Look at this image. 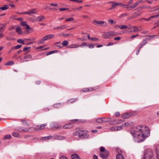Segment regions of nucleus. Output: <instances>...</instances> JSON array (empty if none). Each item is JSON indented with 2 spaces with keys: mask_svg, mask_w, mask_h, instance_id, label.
<instances>
[{
  "mask_svg": "<svg viewBox=\"0 0 159 159\" xmlns=\"http://www.w3.org/2000/svg\"><path fill=\"white\" fill-rule=\"evenodd\" d=\"M142 130V127L140 126L134 127L130 130L131 134L137 139L138 140H136V141L138 142V141H140V137L141 135Z\"/></svg>",
  "mask_w": 159,
  "mask_h": 159,
  "instance_id": "obj_1",
  "label": "nucleus"
},
{
  "mask_svg": "<svg viewBox=\"0 0 159 159\" xmlns=\"http://www.w3.org/2000/svg\"><path fill=\"white\" fill-rule=\"evenodd\" d=\"M150 132V130L148 127H142V133L140 137V141H138V142L143 141L145 138L148 137L149 135Z\"/></svg>",
  "mask_w": 159,
  "mask_h": 159,
  "instance_id": "obj_2",
  "label": "nucleus"
},
{
  "mask_svg": "<svg viewBox=\"0 0 159 159\" xmlns=\"http://www.w3.org/2000/svg\"><path fill=\"white\" fill-rule=\"evenodd\" d=\"M143 159H154L151 149H149L145 151Z\"/></svg>",
  "mask_w": 159,
  "mask_h": 159,
  "instance_id": "obj_3",
  "label": "nucleus"
},
{
  "mask_svg": "<svg viewBox=\"0 0 159 159\" xmlns=\"http://www.w3.org/2000/svg\"><path fill=\"white\" fill-rule=\"evenodd\" d=\"M108 151L106 150L104 147H100V155L101 157L103 159L107 158L108 157Z\"/></svg>",
  "mask_w": 159,
  "mask_h": 159,
  "instance_id": "obj_4",
  "label": "nucleus"
},
{
  "mask_svg": "<svg viewBox=\"0 0 159 159\" xmlns=\"http://www.w3.org/2000/svg\"><path fill=\"white\" fill-rule=\"evenodd\" d=\"M87 131L85 130H80V138L84 139L88 138L89 137V135L87 134Z\"/></svg>",
  "mask_w": 159,
  "mask_h": 159,
  "instance_id": "obj_5",
  "label": "nucleus"
},
{
  "mask_svg": "<svg viewBox=\"0 0 159 159\" xmlns=\"http://www.w3.org/2000/svg\"><path fill=\"white\" fill-rule=\"evenodd\" d=\"M50 126L53 130L58 129L61 127V125L57 122H52L50 124Z\"/></svg>",
  "mask_w": 159,
  "mask_h": 159,
  "instance_id": "obj_6",
  "label": "nucleus"
},
{
  "mask_svg": "<svg viewBox=\"0 0 159 159\" xmlns=\"http://www.w3.org/2000/svg\"><path fill=\"white\" fill-rule=\"evenodd\" d=\"M92 22L93 24L97 25L105 26L107 25V23L103 21L93 20V21Z\"/></svg>",
  "mask_w": 159,
  "mask_h": 159,
  "instance_id": "obj_7",
  "label": "nucleus"
},
{
  "mask_svg": "<svg viewBox=\"0 0 159 159\" xmlns=\"http://www.w3.org/2000/svg\"><path fill=\"white\" fill-rule=\"evenodd\" d=\"M126 123H125L123 124L122 126L112 127L110 128V129L111 131L120 130L122 129L123 126L126 125Z\"/></svg>",
  "mask_w": 159,
  "mask_h": 159,
  "instance_id": "obj_8",
  "label": "nucleus"
},
{
  "mask_svg": "<svg viewBox=\"0 0 159 159\" xmlns=\"http://www.w3.org/2000/svg\"><path fill=\"white\" fill-rule=\"evenodd\" d=\"M47 125V123L41 124L39 125H38L35 127V129L36 130H41L44 129L45 127Z\"/></svg>",
  "mask_w": 159,
  "mask_h": 159,
  "instance_id": "obj_9",
  "label": "nucleus"
},
{
  "mask_svg": "<svg viewBox=\"0 0 159 159\" xmlns=\"http://www.w3.org/2000/svg\"><path fill=\"white\" fill-rule=\"evenodd\" d=\"M20 25L25 27L26 29L28 30H31V28L30 27V26L25 21L21 20L20 22Z\"/></svg>",
  "mask_w": 159,
  "mask_h": 159,
  "instance_id": "obj_10",
  "label": "nucleus"
},
{
  "mask_svg": "<svg viewBox=\"0 0 159 159\" xmlns=\"http://www.w3.org/2000/svg\"><path fill=\"white\" fill-rule=\"evenodd\" d=\"M132 115V114L130 113H125L123 114L121 117L123 119H126L130 117Z\"/></svg>",
  "mask_w": 159,
  "mask_h": 159,
  "instance_id": "obj_11",
  "label": "nucleus"
},
{
  "mask_svg": "<svg viewBox=\"0 0 159 159\" xmlns=\"http://www.w3.org/2000/svg\"><path fill=\"white\" fill-rule=\"evenodd\" d=\"M99 88L100 86H96L93 87H90L88 88V92H90L93 91L97 89H98Z\"/></svg>",
  "mask_w": 159,
  "mask_h": 159,
  "instance_id": "obj_12",
  "label": "nucleus"
},
{
  "mask_svg": "<svg viewBox=\"0 0 159 159\" xmlns=\"http://www.w3.org/2000/svg\"><path fill=\"white\" fill-rule=\"evenodd\" d=\"M142 1H143L142 0H139L137 2L135 3H134V4H132V5H131V9H133V8H134L136 6L138 5Z\"/></svg>",
  "mask_w": 159,
  "mask_h": 159,
  "instance_id": "obj_13",
  "label": "nucleus"
},
{
  "mask_svg": "<svg viewBox=\"0 0 159 159\" xmlns=\"http://www.w3.org/2000/svg\"><path fill=\"white\" fill-rule=\"evenodd\" d=\"M54 139L56 140H64L65 139V137L61 136L55 135L53 137Z\"/></svg>",
  "mask_w": 159,
  "mask_h": 159,
  "instance_id": "obj_14",
  "label": "nucleus"
},
{
  "mask_svg": "<svg viewBox=\"0 0 159 159\" xmlns=\"http://www.w3.org/2000/svg\"><path fill=\"white\" fill-rule=\"evenodd\" d=\"M110 36H111L110 32H107L105 33L104 34L102 35V37L104 38L107 39L109 38H110Z\"/></svg>",
  "mask_w": 159,
  "mask_h": 159,
  "instance_id": "obj_15",
  "label": "nucleus"
},
{
  "mask_svg": "<svg viewBox=\"0 0 159 159\" xmlns=\"http://www.w3.org/2000/svg\"><path fill=\"white\" fill-rule=\"evenodd\" d=\"M52 138H53V136H52L49 135V136H46V137H42L41 138L40 140H42L43 141H44V140L46 141V140H47L48 139H51Z\"/></svg>",
  "mask_w": 159,
  "mask_h": 159,
  "instance_id": "obj_16",
  "label": "nucleus"
},
{
  "mask_svg": "<svg viewBox=\"0 0 159 159\" xmlns=\"http://www.w3.org/2000/svg\"><path fill=\"white\" fill-rule=\"evenodd\" d=\"M54 36L53 34H50L47 35L43 37V39L45 40L52 38L54 37Z\"/></svg>",
  "mask_w": 159,
  "mask_h": 159,
  "instance_id": "obj_17",
  "label": "nucleus"
},
{
  "mask_svg": "<svg viewBox=\"0 0 159 159\" xmlns=\"http://www.w3.org/2000/svg\"><path fill=\"white\" fill-rule=\"evenodd\" d=\"M135 26H129L128 27V29L129 30H131L130 32H135Z\"/></svg>",
  "mask_w": 159,
  "mask_h": 159,
  "instance_id": "obj_18",
  "label": "nucleus"
},
{
  "mask_svg": "<svg viewBox=\"0 0 159 159\" xmlns=\"http://www.w3.org/2000/svg\"><path fill=\"white\" fill-rule=\"evenodd\" d=\"M112 4V5L111 6V8L110 9H113L115 8L116 7V6H118L117 3L115 2H114L111 1L110 2Z\"/></svg>",
  "mask_w": 159,
  "mask_h": 159,
  "instance_id": "obj_19",
  "label": "nucleus"
},
{
  "mask_svg": "<svg viewBox=\"0 0 159 159\" xmlns=\"http://www.w3.org/2000/svg\"><path fill=\"white\" fill-rule=\"evenodd\" d=\"M147 43V39H145L143 40V42L141 43L140 44V45L139 47H140V48H141L142 47L146 44Z\"/></svg>",
  "mask_w": 159,
  "mask_h": 159,
  "instance_id": "obj_20",
  "label": "nucleus"
},
{
  "mask_svg": "<svg viewBox=\"0 0 159 159\" xmlns=\"http://www.w3.org/2000/svg\"><path fill=\"white\" fill-rule=\"evenodd\" d=\"M16 32L18 33L19 34H21L22 33V31L21 30L20 28L18 26H16Z\"/></svg>",
  "mask_w": 159,
  "mask_h": 159,
  "instance_id": "obj_21",
  "label": "nucleus"
},
{
  "mask_svg": "<svg viewBox=\"0 0 159 159\" xmlns=\"http://www.w3.org/2000/svg\"><path fill=\"white\" fill-rule=\"evenodd\" d=\"M19 130L20 132H27L29 131L28 129H27L26 128H24L23 127L20 128V129H19Z\"/></svg>",
  "mask_w": 159,
  "mask_h": 159,
  "instance_id": "obj_22",
  "label": "nucleus"
},
{
  "mask_svg": "<svg viewBox=\"0 0 159 159\" xmlns=\"http://www.w3.org/2000/svg\"><path fill=\"white\" fill-rule=\"evenodd\" d=\"M72 127V125L71 123H68L64 125L63 128L64 129H69L71 128Z\"/></svg>",
  "mask_w": 159,
  "mask_h": 159,
  "instance_id": "obj_23",
  "label": "nucleus"
},
{
  "mask_svg": "<svg viewBox=\"0 0 159 159\" xmlns=\"http://www.w3.org/2000/svg\"><path fill=\"white\" fill-rule=\"evenodd\" d=\"M79 47V45L77 44H74L69 45L68 46V48H75Z\"/></svg>",
  "mask_w": 159,
  "mask_h": 159,
  "instance_id": "obj_24",
  "label": "nucleus"
},
{
  "mask_svg": "<svg viewBox=\"0 0 159 159\" xmlns=\"http://www.w3.org/2000/svg\"><path fill=\"white\" fill-rule=\"evenodd\" d=\"M111 118L110 117H102V120L103 122H107L111 120Z\"/></svg>",
  "mask_w": 159,
  "mask_h": 159,
  "instance_id": "obj_25",
  "label": "nucleus"
},
{
  "mask_svg": "<svg viewBox=\"0 0 159 159\" xmlns=\"http://www.w3.org/2000/svg\"><path fill=\"white\" fill-rule=\"evenodd\" d=\"M158 16H159V14L156 15H153L150 16L148 19H144V20H150L151 19H156Z\"/></svg>",
  "mask_w": 159,
  "mask_h": 159,
  "instance_id": "obj_26",
  "label": "nucleus"
},
{
  "mask_svg": "<svg viewBox=\"0 0 159 159\" xmlns=\"http://www.w3.org/2000/svg\"><path fill=\"white\" fill-rule=\"evenodd\" d=\"M9 8V6L8 5H5L3 6L0 7V10H1L3 11H5L7 10Z\"/></svg>",
  "mask_w": 159,
  "mask_h": 159,
  "instance_id": "obj_27",
  "label": "nucleus"
},
{
  "mask_svg": "<svg viewBox=\"0 0 159 159\" xmlns=\"http://www.w3.org/2000/svg\"><path fill=\"white\" fill-rule=\"evenodd\" d=\"M66 26L65 25H62L61 26H57V27H55L54 28V29H59V30H63V29H65L66 28Z\"/></svg>",
  "mask_w": 159,
  "mask_h": 159,
  "instance_id": "obj_28",
  "label": "nucleus"
},
{
  "mask_svg": "<svg viewBox=\"0 0 159 159\" xmlns=\"http://www.w3.org/2000/svg\"><path fill=\"white\" fill-rule=\"evenodd\" d=\"M15 16H12L10 17V20H23V19L22 17L20 18H16L15 17Z\"/></svg>",
  "mask_w": 159,
  "mask_h": 159,
  "instance_id": "obj_29",
  "label": "nucleus"
},
{
  "mask_svg": "<svg viewBox=\"0 0 159 159\" xmlns=\"http://www.w3.org/2000/svg\"><path fill=\"white\" fill-rule=\"evenodd\" d=\"M71 159H81L79 156L76 154H73L71 156Z\"/></svg>",
  "mask_w": 159,
  "mask_h": 159,
  "instance_id": "obj_30",
  "label": "nucleus"
},
{
  "mask_svg": "<svg viewBox=\"0 0 159 159\" xmlns=\"http://www.w3.org/2000/svg\"><path fill=\"white\" fill-rule=\"evenodd\" d=\"M6 27V24H0V32H2L4 29Z\"/></svg>",
  "mask_w": 159,
  "mask_h": 159,
  "instance_id": "obj_31",
  "label": "nucleus"
},
{
  "mask_svg": "<svg viewBox=\"0 0 159 159\" xmlns=\"http://www.w3.org/2000/svg\"><path fill=\"white\" fill-rule=\"evenodd\" d=\"M111 36H116L119 34L117 32H110Z\"/></svg>",
  "mask_w": 159,
  "mask_h": 159,
  "instance_id": "obj_32",
  "label": "nucleus"
},
{
  "mask_svg": "<svg viewBox=\"0 0 159 159\" xmlns=\"http://www.w3.org/2000/svg\"><path fill=\"white\" fill-rule=\"evenodd\" d=\"M53 107L55 108H58L61 107V103H56L54 104Z\"/></svg>",
  "mask_w": 159,
  "mask_h": 159,
  "instance_id": "obj_33",
  "label": "nucleus"
},
{
  "mask_svg": "<svg viewBox=\"0 0 159 159\" xmlns=\"http://www.w3.org/2000/svg\"><path fill=\"white\" fill-rule=\"evenodd\" d=\"M77 100V98H72L69 100L67 101V102L68 103H71L75 102Z\"/></svg>",
  "mask_w": 159,
  "mask_h": 159,
  "instance_id": "obj_34",
  "label": "nucleus"
},
{
  "mask_svg": "<svg viewBox=\"0 0 159 159\" xmlns=\"http://www.w3.org/2000/svg\"><path fill=\"white\" fill-rule=\"evenodd\" d=\"M58 52V51L57 50H54V51H51L50 52H48L47 54V56H48L49 55H51V54H52L54 53H57Z\"/></svg>",
  "mask_w": 159,
  "mask_h": 159,
  "instance_id": "obj_35",
  "label": "nucleus"
},
{
  "mask_svg": "<svg viewBox=\"0 0 159 159\" xmlns=\"http://www.w3.org/2000/svg\"><path fill=\"white\" fill-rule=\"evenodd\" d=\"M32 58V56L31 54H28L25 55L24 57L25 59H30Z\"/></svg>",
  "mask_w": 159,
  "mask_h": 159,
  "instance_id": "obj_36",
  "label": "nucleus"
},
{
  "mask_svg": "<svg viewBox=\"0 0 159 159\" xmlns=\"http://www.w3.org/2000/svg\"><path fill=\"white\" fill-rule=\"evenodd\" d=\"M80 130L74 132L73 133V135L74 136H77L79 135V137H80Z\"/></svg>",
  "mask_w": 159,
  "mask_h": 159,
  "instance_id": "obj_37",
  "label": "nucleus"
},
{
  "mask_svg": "<svg viewBox=\"0 0 159 159\" xmlns=\"http://www.w3.org/2000/svg\"><path fill=\"white\" fill-rule=\"evenodd\" d=\"M68 44V42L66 40H64L63 42L62 43V45L63 46H67Z\"/></svg>",
  "mask_w": 159,
  "mask_h": 159,
  "instance_id": "obj_38",
  "label": "nucleus"
},
{
  "mask_svg": "<svg viewBox=\"0 0 159 159\" xmlns=\"http://www.w3.org/2000/svg\"><path fill=\"white\" fill-rule=\"evenodd\" d=\"M12 135L13 136H14L15 137H19L20 136L19 134L17 132H13L12 133Z\"/></svg>",
  "mask_w": 159,
  "mask_h": 159,
  "instance_id": "obj_39",
  "label": "nucleus"
},
{
  "mask_svg": "<svg viewBox=\"0 0 159 159\" xmlns=\"http://www.w3.org/2000/svg\"><path fill=\"white\" fill-rule=\"evenodd\" d=\"M29 14L31 15L32 14H34L36 13V11L34 9L30 10L28 11Z\"/></svg>",
  "mask_w": 159,
  "mask_h": 159,
  "instance_id": "obj_40",
  "label": "nucleus"
},
{
  "mask_svg": "<svg viewBox=\"0 0 159 159\" xmlns=\"http://www.w3.org/2000/svg\"><path fill=\"white\" fill-rule=\"evenodd\" d=\"M116 159H124V158L121 155L118 154L116 156Z\"/></svg>",
  "mask_w": 159,
  "mask_h": 159,
  "instance_id": "obj_41",
  "label": "nucleus"
},
{
  "mask_svg": "<svg viewBox=\"0 0 159 159\" xmlns=\"http://www.w3.org/2000/svg\"><path fill=\"white\" fill-rule=\"evenodd\" d=\"M147 36L148 37V38L147 39L148 40H149L151 39H152L154 38L155 37H157V36L156 35H149L148 36Z\"/></svg>",
  "mask_w": 159,
  "mask_h": 159,
  "instance_id": "obj_42",
  "label": "nucleus"
},
{
  "mask_svg": "<svg viewBox=\"0 0 159 159\" xmlns=\"http://www.w3.org/2000/svg\"><path fill=\"white\" fill-rule=\"evenodd\" d=\"M11 136L10 134H7L4 136L3 139H9L11 138Z\"/></svg>",
  "mask_w": 159,
  "mask_h": 159,
  "instance_id": "obj_43",
  "label": "nucleus"
},
{
  "mask_svg": "<svg viewBox=\"0 0 159 159\" xmlns=\"http://www.w3.org/2000/svg\"><path fill=\"white\" fill-rule=\"evenodd\" d=\"M119 27L120 29H124L126 28L128 29V27L125 25H120L119 26Z\"/></svg>",
  "mask_w": 159,
  "mask_h": 159,
  "instance_id": "obj_44",
  "label": "nucleus"
},
{
  "mask_svg": "<svg viewBox=\"0 0 159 159\" xmlns=\"http://www.w3.org/2000/svg\"><path fill=\"white\" fill-rule=\"evenodd\" d=\"M118 6H120L122 8H125V4H123L122 3H117Z\"/></svg>",
  "mask_w": 159,
  "mask_h": 159,
  "instance_id": "obj_45",
  "label": "nucleus"
},
{
  "mask_svg": "<svg viewBox=\"0 0 159 159\" xmlns=\"http://www.w3.org/2000/svg\"><path fill=\"white\" fill-rule=\"evenodd\" d=\"M139 14H135V15H133L132 16H130V17H129L128 19H134L135 18V17L137 16H139Z\"/></svg>",
  "mask_w": 159,
  "mask_h": 159,
  "instance_id": "obj_46",
  "label": "nucleus"
},
{
  "mask_svg": "<svg viewBox=\"0 0 159 159\" xmlns=\"http://www.w3.org/2000/svg\"><path fill=\"white\" fill-rule=\"evenodd\" d=\"M96 121L97 123H101L103 122V121L102 120V117L98 118L97 119Z\"/></svg>",
  "mask_w": 159,
  "mask_h": 159,
  "instance_id": "obj_47",
  "label": "nucleus"
},
{
  "mask_svg": "<svg viewBox=\"0 0 159 159\" xmlns=\"http://www.w3.org/2000/svg\"><path fill=\"white\" fill-rule=\"evenodd\" d=\"M17 42L19 43H21L23 44H25V43H24V41L22 39H19L17 41Z\"/></svg>",
  "mask_w": 159,
  "mask_h": 159,
  "instance_id": "obj_48",
  "label": "nucleus"
},
{
  "mask_svg": "<svg viewBox=\"0 0 159 159\" xmlns=\"http://www.w3.org/2000/svg\"><path fill=\"white\" fill-rule=\"evenodd\" d=\"M45 19V18L43 16H38L37 17V20H43V19Z\"/></svg>",
  "mask_w": 159,
  "mask_h": 159,
  "instance_id": "obj_49",
  "label": "nucleus"
},
{
  "mask_svg": "<svg viewBox=\"0 0 159 159\" xmlns=\"http://www.w3.org/2000/svg\"><path fill=\"white\" fill-rule=\"evenodd\" d=\"M87 46V44L86 43L83 42L80 45H79V47H82L83 46Z\"/></svg>",
  "mask_w": 159,
  "mask_h": 159,
  "instance_id": "obj_50",
  "label": "nucleus"
},
{
  "mask_svg": "<svg viewBox=\"0 0 159 159\" xmlns=\"http://www.w3.org/2000/svg\"><path fill=\"white\" fill-rule=\"evenodd\" d=\"M45 40L43 39V37L41 40H39L38 42V44H40L41 43H44V41Z\"/></svg>",
  "mask_w": 159,
  "mask_h": 159,
  "instance_id": "obj_51",
  "label": "nucleus"
},
{
  "mask_svg": "<svg viewBox=\"0 0 159 159\" xmlns=\"http://www.w3.org/2000/svg\"><path fill=\"white\" fill-rule=\"evenodd\" d=\"M14 62L13 61H10L6 63V65L11 66L13 65Z\"/></svg>",
  "mask_w": 159,
  "mask_h": 159,
  "instance_id": "obj_52",
  "label": "nucleus"
},
{
  "mask_svg": "<svg viewBox=\"0 0 159 159\" xmlns=\"http://www.w3.org/2000/svg\"><path fill=\"white\" fill-rule=\"evenodd\" d=\"M21 121L23 122V124L24 125H28L27 124V123L26 120L21 119Z\"/></svg>",
  "mask_w": 159,
  "mask_h": 159,
  "instance_id": "obj_53",
  "label": "nucleus"
},
{
  "mask_svg": "<svg viewBox=\"0 0 159 159\" xmlns=\"http://www.w3.org/2000/svg\"><path fill=\"white\" fill-rule=\"evenodd\" d=\"M114 121H115V123H118V124L120 123L123 122V121L122 120H115Z\"/></svg>",
  "mask_w": 159,
  "mask_h": 159,
  "instance_id": "obj_54",
  "label": "nucleus"
},
{
  "mask_svg": "<svg viewBox=\"0 0 159 159\" xmlns=\"http://www.w3.org/2000/svg\"><path fill=\"white\" fill-rule=\"evenodd\" d=\"M125 8H127L128 9V10H130L131 9H131V5L130 6L129 4H127V5L125 4Z\"/></svg>",
  "mask_w": 159,
  "mask_h": 159,
  "instance_id": "obj_55",
  "label": "nucleus"
},
{
  "mask_svg": "<svg viewBox=\"0 0 159 159\" xmlns=\"http://www.w3.org/2000/svg\"><path fill=\"white\" fill-rule=\"evenodd\" d=\"M88 88H85L82 89L81 91L83 92H88Z\"/></svg>",
  "mask_w": 159,
  "mask_h": 159,
  "instance_id": "obj_56",
  "label": "nucleus"
},
{
  "mask_svg": "<svg viewBox=\"0 0 159 159\" xmlns=\"http://www.w3.org/2000/svg\"><path fill=\"white\" fill-rule=\"evenodd\" d=\"M90 40L93 41H98L99 39L97 38L94 37H91L90 38Z\"/></svg>",
  "mask_w": 159,
  "mask_h": 159,
  "instance_id": "obj_57",
  "label": "nucleus"
},
{
  "mask_svg": "<svg viewBox=\"0 0 159 159\" xmlns=\"http://www.w3.org/2000/svg\"><path fill=\"white\" fill-rule=\"evenodd\" d=\"M128 13H125L121 15L120 16V18H121L122 17H124V16H126L128 15Z\"/></svg>",
  "mask_w": 159,
  "mask_h": 159,
  "instance_id": "obj_58",
  "label": "nucleus"
},
{
  "mask_svg": "<svg viewBox=\"0 0 159 159\" xmlns=\"http://www.w3.org/2000/svg\"><path fill=\"white\" fill-rule=\"evenodd\" d=\"M22 46L21 45H18L14 47V48L15 49H18L20 48Z\"/></svg>",
  "mask_w": 159,
  "mask_h": 159,
  "instance_id": "obj_59",
  "label": "nucleus"
},
{
  "mask_svg": "<svg viewBox=\"0 0 159 159\" xmlns=\"http://www.w3.org/2000/svg\"><path fill=\"white\" fill-rule=\"evenodd\" d=\"M140 28H141L140 26H138V27L136 26V27L135 28V32H137V31H140L141 30Z\"/></svg>",
  "mask_w": 159,
  "mask_h": 159,
  "instance_id": "obj_60",
  "label": "nucleus"
},
{
  "mask_svg": "<svg viewBox=\"0 0 159 159\" xmlns=\"http://www.w3.org/2000/svg\"><path fill=\"white\" fill-rule=\"evenodd\" d=\"M95 45H93L92 44L87 45V46L89 48H92L94 47Z\"/></svg>",
  "mask_w": 159,
  "mask_h": 159,
  "instance_id": "obj_61",
  "label": "nucleus"
},
{
  "mask_svg": "<svg viewBox=\"0 0 159 159\" xmlns=\"http://www.w3.org/2000/svg\"><path fill=\"white\" fill-rule=\"evenodd\" d=\"M68 8H61L59 9V10L61 11H64L66 10H68Z\"/></svg>",
  "mask_w": 159,
  "mask_h": 159,
  "instance_id": "obj_62",
  "label": "nucleus"
},
{
  "mask_svg": "<svg viewBox=\"0 0 159 159\" xmlns=\"http://www.w3.org/2000/svg\"><path fill=\"white\" fill-rule=\"evenodd\" d=\"M155 26L153 28H156V27L158 26L159 25V20H158L155 23Z\"/></svg>",
  "mask_w": 159,
  "mask_h": 159,
  "instance_id": "obj_63",
  "label": "nucleus"
},
{
  "mask_svg": "<svg viewBox=\"0 0 159 159\" xmlns=\"http://www.w3.org/2000/svg\"><path fill=\"white\" fill-rule=\"evenodd\" d=\"M59 159H68L67 157L64 156H61Z\"/></svg>",
  "mask_w": 159,
  "mask_h": 159,
  "instance_id": "obj_64",
  "label": "nucleus"
}]
</instances>
